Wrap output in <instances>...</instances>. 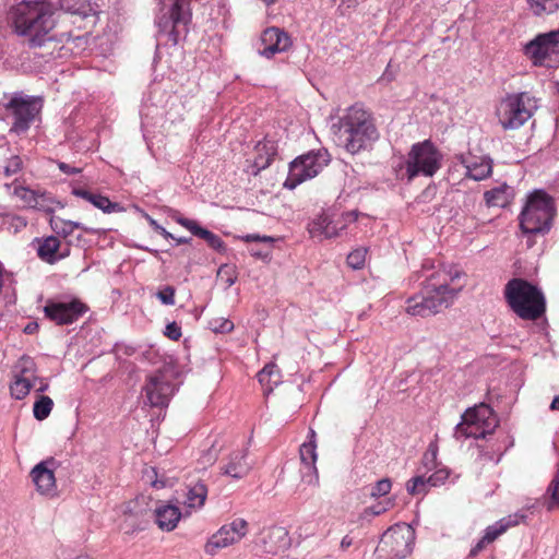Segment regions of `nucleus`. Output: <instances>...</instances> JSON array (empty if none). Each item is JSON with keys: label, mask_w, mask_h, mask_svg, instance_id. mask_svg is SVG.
<instances>
[{"label": "nucleus", "mask_w": 559, "mask_h": 559, "mask_svg": "<svg viewBox=\"0 0 559 559\" xmlns=\"http://www.w3.org/2000/svg\"><path fill=\"white\" fill-rule=\"evenodd\" d=\"M461 273L454 269H439L426 276L420 292L406 300V312L411 316L428 317L452 305L462 285L452 286Z\"/></svg>", "instance_id": "f257e3e1"}, {"label": "nucleus", "mask_w": 559, "mask_h": 559, "mask_svg": "<svg viewBox=\"0 0 559 559\" xmlns=\"http://www.w3.org/2000/svg\"><path fill=\"white\" fill-rule=\"evenodd\" d=\"M56 4L38 0H22L8 13V23L17 35L28 37L32 47L55 39L53 11Z\"/></svg>", "instance_id": "f03ea898"}, {"label": "nucleus", "mask_w": 559, "mask_h": 559, "mask_svg": "<svg viewBox=\"0 0 559 559\" xmlns=\"http://www.w3.org/2000/svg\"><path fill=\"white\" fill-rule=\"evenodd\" d=\"M378 136L371 115L360 105L349 107L340 120L338 141L350 154L366 150Z\"/></svg>", "instance_id": "7ed1b4c3"}, {"label": "nucleus", "mask_w": 559, "mask_h": 559, "mask_svg": "<svg viewBox=\"0 0 559 559\" xmlns=\"http://www.w3.org/2000/svg\"><path fill=\"white\" fill-rule=\"evenodd\" d=\"M503 297L508 307L524 321H536L546 312L543 290L524 278L514 277L508 281Z\"/></svg>", "instance_id": "20e7f679"}, {"label": "nucleus", "mask_w": 559, "mask_h": 559, "mask_svg": "<svg viewBox=\"0 0 559 559\" xmlns=\"http://www.w3.org/2000/svg\"><path fill=\"white\" fill-rule=\"evenodd\" d=\"M555 216L552 199L544 191L533 192L522 210L519 219L524 234L545 235L551 228Z\"/></svg>", "instance_id": "39448f33"}, {"label": "nucleus", "mask_w": 559, "mask_h": 559, "mask_svg": "<svg viewBox=\"0 0 559 559\" xmlns=\"http://www.w3.org/2000/svg\"><path fill=\"white\" fill-rule=\"evenodd\" d=\"M191 22V10L188 0H171V3L163 15L156 20L158 40L176 46L181 36L188 32Z\"/></svg>", "instance_id": "423d86ee"}, {"label": "nucleus", "mask_w": 559, "mask_h": 559, "mask_svg": "<svg viewBox=\"0 0 559 559\" xmlns=\"http://www.w3.org/2000/svg\"><path fill=\"white\" fill-rule=\"evenodd\" d=\"M537 108V100L530 93L511 94L500 102L497 117L503 130H516L531 119Z\"/></svg>", "instance_id": "0eeeda50"}, {"label": "nucleus", "mask_w": 559, "mask_h": 559, "mask_svg": "<svg viewBox=\"0 0 559 559\" xmlns=\"http://www.w3.org/2000/svg\"><path fill=\"white\" fill-rule=\"evenodd\" d=\"M498 419L492 408L484 403L468 408L463 415L462 420L455 426L454 437L459 439L466 438H486L498 427Z\"/></svg>", "instance_id": "6e6552de"}, {"label": "nucleus", "mask_w": 559, "mask_h": 559, "mask_svg": "<svg viewBox=\"0 0 559 559\" xmlns=\"http://www.w3.org/2000/svg\"><path fill=\"white\" fill-rule=\"evenodd\" d=\"M441 159V153L429 140L414 144L405 164L408 181L417 176L432 177L440 169Z\"/></svg>", "instance_id": "1a4fd4ad"}, {"label": "nucleus", "mask_w": 559, "mask_h": 559, "mask_svg": "<svg viewBox=\"0 0 559 559\" xmlns=\"http://www.w3.org/2000/svg\"><path fill=\"white\" fill-rule=\"evenodd\" d=\"M43 105L44 100L39 96H28L23 93L13 94L4 105V109L13 120L11 131L15 133L26 132L40 115Z\"/></svg>", "instance_id": "9d476101"}, {"label": "nucleus", "mask_w": 559, "mask_h": 559, "mask_svg": "<svg viewBox=\"0 0 559 559\" xmlns=\"http://www.w3.org/2000/svg\"><path fill=\"white\" fill-rule=\"evenodd\" d=\"M414 531L409 525L389 527L380 538L376 555L380 559H403L413 550Z\"/></svg>", "instance_id": "9b49d317"}, {"label": "nucleus", "mask_w": 559, "mask_h": 559, "mask_svg": "<svg viewBox=\"0 0 559 559\" xmlns=\"http://www.w3.org/2000/svg\"><path fill=\"white\" fill-rule=\"evenodd\" d=\"M330 163L326 150L310 151L289 164L288 176L284 182L287 189H295L308 179L314 178Z\"/></svg>", "instance_id": "f8f14e48"}, {"label": "nucleus", "mask_w": 559, "mask_h": 559, "mask_svg": "<svg viewBox=\"0 0 559 559\" xmlns=\"http://www.w3.org/2000/svg\"><path fill=\"white\" fill-rule=\"evenodd\" d=\"M87 311L88 306L78 298H73L69 302L48 299L44 307L45 317L58 325L71 324Z\"/></svg>", "instance_id": "ddd939ff"}, {"label": "nucleus", "mask_w": 559, "mask_h": 559, "mask_svg": "<svg viewBox=\"0 0 559 559\" xmlns=\"http://www.w3.org/2000/svg\"><path fill=\"white\" fill-rule=\"evenodd\" d=\"M247 533L248 522L243 519H235L229 524L223 525L211 536L205 545V552L209 555H215L218 549L240 542Z\"/></svg>", "instance_id": "4468645a"}, {"label": "nucleus", "mask_w": 559, "mask_h": 559, "mask_svg": "<svg viewBox=\"0 0 559 559\" xmlns=\"http://www.w3.org/2000/svg\"><path fill=\"white\" fill-rule=\"evenodd\" d=\"M525 55L535 66H543L552 55H559V28L538 34L524 47Z\"/></svg>", "instance_id": "2eb2a0df"}, {"label": "nucleus", "mask_w": 559, "mask_h": 559, "mask_svg": "<svg viewBox=\"0 0 559 559\" xmlns=\"http://www.w3.org/2000/svg\"><path fill=\"white\" fill-rule=\"evenodd\" d=\"M260 40L263 49H260L259 53L267 59L278 52L287 51L293 44L289 35L275 26L264 29Z\"/></svg>", "instance_id": "dca6fc26"}, {"label": "nucleus", "mask_w": 559, "mask_h": 559, "mask_svg": "<svg viewBox=\"0 0 559 559\" xmlns=\"http://www.w3.org/2000/svg\"><path fill=\"white\" fill-rule=\"evenodd\" d=\"M53 464V459L43 461L35 465L31 471V478L36 486V490L50 498L57 496V484L53 469L49 465Z\"/></svg>", "instance_id": "f3484780"}, {"label": "nucleus", "mask_w": 559, "mask_h": 559, "mask_svg": "<svg viewBox=\"0 0 559 559\" xmlns=\"http://www.w3.org/2000/svg\"><path fill=\"white\" fill-rule=\"evenodd\" d=\"M301 462V480L310 486H319V473L317 468V443L314 441L304 442L299 448Z\"/></svg>", "instance_id": "a211bd4d"}, {"label": "nucleus", "mask_w": 559, "mask_h": 559, "mask_svg": "<svg viewBox=\"0 0 559 559\" xmlns=\"http://www.w3.org/2000/svg\"><path fill=\"white\" fill-rule=\"evenodd\" d=\"M146 397L153 407H166L174 394V384L169 383L162 374L151 377L145 386Z\"/></svg>", "instance_id": "6ab92c4d"}, {"label": "nucleus", "mask_w": 559, "mask_h": 559, "mask_svg": "<svg viewBox=\"0 0 559 559\" xmlns=\"http://www.w3.org/2000/svg\"><path fill=\"white\" fill-rule=\"evenodd\" d=\"M260 535L263 552L269 555H276L285 550L290 544L288 532L282 526L264 528Z\"/></svg>", "instance_id": "aec40b11"}, {"label": "nucleus", "mask_w": 559, "mask_h": 559, "mask_svg": "<svg viewBox=\"0 0 559 559\" xmlns=\"http://www.w3.org/2000/svg\"><path fill=\"white\" fill-rule=\"evenodd\" d=\"M5 187L8 189L13 187L12 193L22 202L23 206L45 212H52V209L49 205L52 203V199L46 193H38L27 187L19 185H5Z\"/></svg>", "instance_id": "412c9836"}, {"label": "nucleus", "mask_w": 559, "mask_h": 559, "mask_svg": "<svg viewBox=\"0 0 559 559\" xmlns=\"http://www.w3.org/2000/svg\"><path fill=\"white\" fill-rule=\"evenodd\" d=\"M457 159L465 167L466 177L476 181L487 178L492 171L491 159L488 157H476L468 153L459 155Z\"/></svg>", "instance_id": "4be33fe9"}, {"label": "nucleus", "mask_w": 559, "mask_h": 559, "mask_svg": "<svg viewBox=\"0 0 559 559\" xmlns=\"http://www.w3.org/2000/svg\"><path fill=\"white\" fill-rule=\"evenodd\" d=\"M251 469V464L247 461V450H236L223 467V474L239 479L245 477Z\"/></svg>", "instance_id": "5701e85b"}, {"label": "nucleus", "mask_w": 559, "mask_h": 559, "mask_svg": "<svg viewBox=\"0 0 559 559\" xmlns=\"http://www.w3.org/2000/svg\"><path fill=\"white\" fill-rule=\"evenodd\" d=\"M177 223H179L181 226L186 227L188 230H190L194 236H198L202 239H204L211 248H213L216 251H222L225 249L224 242L221 239L219 236L215 235L214 233L201 227L195 221L185 218V217H176Z\"/></svg>", "instance_id": "b1692460"}, {"label": "nucleus", "mask_w": 559, "mask_h": 559, "mask_svg": "<svg viewBox=\"0 0 559 559\" xmlns=\"http://www.w3.org/2000/svg\"><path fill=\"white\" fill-rule=\"evenodd\" d=\"M61 242L56 236H48L38 240L37 255L40 260L52 264L68 255V252L60 253Z\"/></svg>", "instance_id": "393cba45"}, {"label": "nucleus", "mask_w": 559, "mask_h": 559, "mask_svg": "<svg viewBox=\"0 0 559 559\" xmlns=\"http://www.w3.org/2000/svg\"><path fill=\"white\" fill-rule=\"evenodd\" d=\"M72 194L90 202L95 207L102 210L105 213H111L119 209L118 203H114L107 197L83 187H74L72 189Z\"/></svg>", "instance_id": "a878e982"}, {"label": "nucleus", "mask_w": 559, "mask_h": 559, "mask_svg": "<svg viewBox=\"0 0 559 559\" xmlns=\"http://www.w3.org/2000/svg\"><path fill=\"white\" fill-rule=\"evenodd\" d=\"M257 156L254 158L253 175H258L261 170L267 168L274 156L277 153V145L274 141L264 139L263 141L258 142L255 145Z\"/></svg>", "instance_id": "bb28decb"}, {"label": "nucleus", "mask_w": 559, "mask_h": 559, "mask_svg": "<svg viewBox=\"0 0 559 559\" xmlns=\"http://www.w3.org/2000/svg\"><path fill=\"white\" fill-rule=\"evenodd\" d=\"M180 518V509L173 504H165L155 510V522L160 530L166 532L175 530Z\"/></svg>", "instance_id": "cd10ccee"}, {"label": "nucleus", "mask_w": 559, "mask_h": 559, "mask_svg": "<svg viewBox=\"0 0 559 559\" xmlns=\"http://www.w3.org/2000/svg\"><path fill=\"white\" fill-rule=\"evenodd\" d=\"M206 497V485L201 480L195 483L191 481L187 485V492L183 504L191 510H199L204 506Z\"/></svg>", "instance_id": "c85d7f7f"}, {"label": "nucleus", "mask_w": 559, "mask_h": 559, "mask_svg": "<svg viewBox=\"0 0 559 559\" xmlns=\"http://www.w3.org/2000/svg\"><path fill=\"white\" fill-rule=\"evenodd\" d=\"M524 518L525 515L519 513L508 515L507 518H503L488 526L483 537L490 544L502 535L509 527L518 525L522 520H524Z\"/></svg>", "instance_id": "c756f323"}, {"label": "nucleus", "mask_w": 559, "mask_h": 559, "mask_svg": "<svg viewBox=\"0 0 559 559\" xmlns=\"http://www.w3.org/2000/svg\"><path fill=\"white\" fill-rule=\"evenodd\" d=\"M484 198L488 206L506 207L513 200L514 191L504 183L486 191Z\"/></svg>", "instance_id": "7c9ffc66"}, {"label": "nucleus", "mask_w": 559, "mask_h": 559, "mask_svg": "<svg viewBox=\"0 0 559 559\" xmlns=\"http://www.w3.org/2000/svg\"><path fill=\"white\" fill-rule=\"evenodd\" d=\"M51 229L60 237L67 239L69 236L73 234L75 229H81L83 231H90L86 227H84L82 224L72 222V221H66L58 216H51L49 221Z\"/></svg>", "instance_id": "2f4dec72"}, {"label": "nucleus", "mask_w": 559, "mask_h": 559, "mask_svg": "<svg viewBox=\"0 0 559 559\" xmlns=\"http://www.w3.org/2000/svg\"><path fill=\"white\" fill-rule=\"evenodd\" d=\"M258 380L265 391L271 392L281 382L280 369L275 364H267L259 373Z\"/></svg>", "instance_id": "473e14b6"}, {"label": "nucleus", "mask_w": 559, "mask_h": 559, "mask_svg": "<svg viewBox=\"0 0 559 559\" xmlns=\"http://www.w3.org/2000/svg\"><path fill=\"white\" fill-rule=\"evenodd\" d=\"M61 10L71 14L88 16L92 12V5L87 0H58Z\"/></svg>", "instance_id": "72a5a7b5"}, {"label": "nucleus", "mask_w": 559, "mask_h": 559, "mask_svg": "<svg viewBox=\"0 0 559 559\" xmlns=\"http://www.w3.org/2000/svg\"><path fill=\"white\" fill-rule=\"evenodd\" d=\"M358 213L355 211L345 213L342 218L332 221L331 224L324 225V237L333 238L340 235V231L343 230L346 226L347 222H355L358 218Z\"/></svg>", "instance_id": "f704fd0d"}, {"label": "nucleus", "mask_w": 559, "mask_h": 559, "mask_svg": "<svg viewBox=\"0 0 559 559\" xmlns=\"http://www.w3.org/2000/svg\"><path fill=\"white\" fill-rule=\"evenodd\" d=\"M545 506L548 511L559 509V467L546 490Z\"/></svg>", "instance_id": "c9c22d12"}, {"label": "nucleus", "mask_w": 559, "mask_h": 559, "mask_svg": "<svg viewBox=\"0 0 559 559\" xmlns=\"http://www.w3.org/2000/svg\"><path fill=\"white\" fill-rule=\"evenodd\" d=\"M19 378H27L29 381L36 382L38 380L36 376V364L33 358L23 356L20 358L16 365V376Z\"/></svg>", "instance_id": "e433bc0d"}, {"label": "nucleus", "mask_w": 559, "mask_h": 559, "mask_svg": "<svg viewBox=\"0 0 559 559\" xmlns=\"http://www.w3.org/2000/svg\"><path fill=\"white\" fill-rule=\"evenodd\" d=\"M534 14H551L559 9V0H527Z\"/></svg>", "instance_id": "4c0bfd02"}, {"label": "nucleus", "mask_w": 559, "mask_h": 559, "mask_svg": "<svg viewBox=\"0 0 559 559\" xmlns=\"http://www.w3.org/2000/svg\"><path fill=\"white\" fill-rule=\"evenodd\" d=\"M53 402L49 396L40 395L34 403L33 413L37 420L46 419L51 413Z\"/></svg>", "instance_id": "58836bf2"}, {"label": "nucleus", "mask_w": 559, "mask_h": 559, "mask_svg": "<svg viewBox=\"0 0 559 559\" xmlns=\"http://www.w3.org/2000/svg\"><path fill=\"white\" fill-rule=\"evenodd\" d=\"M35 385V382L29 381L27 378L15 377L14 382L10 386L11 394L16 400H22L29 393L31 389Z\"/></svg>", "instance_id": "ea45409f"}, {"label": "nucleus", "mask_w": 559, "mask_h": 559, "mask_svg": "<svg viewBox=\"0 0 559 559\" xmlns=\"http://www.w3.org/2000/svg\"><path fill=\"white\" fill-rule=\"evenodd\" d=\"M142 484L150 485L152 488L162 489L167 485V479L159 478L154 467L142 468Z\"/></svg>", "instance_id": "a19ab883"}, {"label": "nucleus", "mask_w": 559, "mask_h": 559, "mask_svg": "<svg viewBox=\"0 0 559 559\" xmlns=\"http://www.w3.org/2000/svg\"><path fill=\"white\" fill-rule=\"evenodd\" d=\"M368 249L367 248H357L349 252L347 255V264L353 270H360L364 267L366 262Z\"/></svg>", "instance_id": "79ce46f5"}, {"label": "nucleus", "mask_w": 559, "mask_h": 559, "mask_svg": "<svg viewBox=\"0 0 559 559\" xmlns=\"http://www.w3.org/2000/svg\"><path fill=\"white\" fill-rule=\"evenodd\" d=\"M427 486H429L427 483V478H425L424 476H416L407 481L406 490L412 496L420 495L427 491Z\"/></svg>", "instance_id": "37998d69"}, {"label": "nucleus", "mask_w": 559, "mask_h": 559, "mask_svg": "<svg viewBox=\"0 0 559 559\" xmlns=\"http://www.w3.org/2000/svg\"><path fill=\"white\" fill-rule=\"evenodd\" d=\"M23 166V162L20 156L14 155L8 158L4 163V165H0V173L3 171V174L7 177L13 176L17 174Z\"/></svg>", "instance_id": "c03bdc74"}, {"label": "nucleus", "mask_w": 559, "mask_h": 559, "mask_svg": "<svg viewBox=\"0 0 559 559\" xmlns=\"http://www.w3.org/2000/svg\"><path fill=\"white\" fill-rule=\"evenodd\" d=\"M209 326L215 333H228L234 330V323L225 318H214L210 320Z\"/></svg>", "instance_id": "a18cd8bd"}, {"label": "nucleus", "mask_w": 559, "mask_h": 559, "mask_svg": "<svg viewBox=\"0 0 559 559\" xmlns=\"http://www.w3.org/2000/svg\"><path fill=\"white\" fill-rule=\"evenodd\" d=\"M450 477V471L447 467L437 469L427 478V483L430 487H438L445 483Z\"/></svg>", "instance_id": "49530a36"}, {"label": "nucleus", "mask_w": 559, "mask_h": 559, "mask_svg": "<svg viewBox=\"0 0 559 559\" xmlns=\"http://www.w3.org/2000/svg\"><path fill=\"white\" fill-rule=\"evenodd\" d=\"M392 487V483L389 478H383L377 481V484L372 487L370 495L372 497H382L390 492Z\"/></svg>", "instance_id": "de8ad7c7"}, {"label": "nucleus", "mask_w": 559, "mask_h": 559, "mask_svg": "<svg viewBox=\"0 0 559 559\" xmlns=\"http://www.w3.org/2000/svg\"><path fill=\"white\" fill-rule=\"evenodd\" d=\"M156 296L164 305L173 306L175 304V288L173 286L164 287Z\"/></svg>", "instance_id": "09e8293b"}, {"label": "nucleus", "mask_w": 559, "mask_h": 559, "mask_svg": "<svg viewBox=\"0 0 559 559\" xmlns=\"http://www.w3.org/2000/svg\"><path fill=\"white\" fill-rule=\"evenodd\" d=\"M164 335L171 341H178L182 333L181 328L174 321L165 326Z\"/></svg>", "instance_id": "8fccbe9b"}, {"label": "nucleus", "mask_w": 559, "mask_h": 559, "mask_svg": "<svg viewBox=\"0 0 559 559\" xmlns=\"http://www.w3.org/2000/svg\"><path fill=\"white\" fill-rule=\"evenodd\" d=\"M397 71H399V68L394 67L392 64V62L390 61L384 70V72L382 73L381 78L379 79V82L388 84V83L394 81L396 78Z\"/></svg>", "instance_id": "3c124183"}, {"label": "nucleus", "mask_w": 559, "mask_h": 559, "mask_svg": "<svg viewBox=\"0 0 559 559\" xmlns=\"http://www.w3.org/2000/svg\"><path fill=\"white\" fill-rule=\"evenodd\" d=\"M142 216H144L154 228V230L160 234L165 239H174V236L170 233H168L164 227L159 226L150 215L145 214L143 211Z\"/></svg>", "instance_id": "603ef678"}, {"label": "nucleus", "mask_w": 559, "mask_h": 559, "mask_svg": "<svg viewBox=\"0 0 559 559\" xmlns=\"http://www.w3.org/2000/svg\"><path fill=\"white\" fill-rule=\"evenodd\" d=\"M332 221L326 216L322 215L318 217L317 221L313 222L311 233L320 231L324 235V225L331 224Z\"/></svg>", "instance_id": "864d4df0"}, {"label": "nucleus", "mask_w": 559, "mask_h": 559, "mask_svg": "<svg viewBox=\"0 0 559 559\" xmlns=\"http://www.w3.org/2000/svg\"><path fill=\"white\" fill-rule=\"evenodd\" d=\"M58 168L66 175H76L82 171L81 168L73 167L67 163L60 162L58 163Z\"/></svg>", "instance_id": "5fc2aeb1"}, {"label": "nucleus", "mask_w": 559, "mask_h": 559, "mask_svg": "<svg viewBox=\"0 0 559 559\" xmlns=\"http://www.w3.org/2000/svg\"><path fill=\"white\" fill-rule=\"evenodd\" d=\"M243 240L247 242H252V241L272 242L273 241V239L269 236L261 237L260 235H257V234H249L243 237Z\"/></svg>", "instance_id": "6e6d98bb"}, {"label": "nucleus", "mask_w": 559, "mask_h": 559, "mask_svg": "<svg viewBox=\"0 0 559 559\" xmlns=\"http://www.w3.org/2000/svg\"><path fill=\"white\" fill-rule=\"evenodd\" d=\"M489 543H487V540H485L484 537H481L477 543L476 545L471 549L469 551V556L471 557H475L477 556L485 547L486 545H488Z\"/></svg>", "instance_id": "4d7b16f0"}, {"label": "nucleus", "mask_w": 559, "mask_h": 559, "mask_svg": "<svg viewBox=\"0 0 559 559\" xmlns=\"http://www.w3.org/2000/svg\"><path fill=\"white\" fill-rule=\"evenodd\" d=\"M386 509L380 504L372 506L366 510V513H370L372 515H380L382 514Z\"/></svg>", "instance_id": "13d9d810"}, {"label": "nucleus", "mask_w": 559, "mask_h": 559, "mask_svg": "<svg viewBox=\"0 0 559 559\" xmlns=\"http://www.w3.org/2000/svg\"><path fill=\"white\" fill-rule=\"evenodd\" d=\"M352 544H353V539H352L348 535H346V536H344V537H343V539L341 540V548H342L343 550H345V549H347L349 546H352Z\"/></svg>", "instance_id": "bf43d9fd"}, {"label": "nucleus", "mask_w": 559, "mask_h": 559, "mask_svg": "<svg viewBox=\"0 0 559 559\" xmlns=\"http://www.w3.org/2000/svg\"><path fill=\"white\" fill-rule=\"evenodd\" d=\"M550 409L559 411V395L555 396V399L552 400V402L550 404Z\"/></svg>", "instance_id": "052dcab7"}, {"label": "nucleus", "mask_w": 559, "mask_h": 559, "mask_svg": "<svg viewBox=\"0 0 559 559\" xmlns=\"http://www.w3.org/2000/svg\"><path fill=\"white\" fill-rule=\"evenodd\" d=\"M37 329V324L36 323H29L25 326L24 331L26 333H33L35 330Z\"/></svg>", "instance_id": "680f3d73"}, {"label": "nucleus", "mask_w": 559, "mask_h": 559, "mask_svg": "<svg viewBox=\"0 0 559 559\" xmlns=\"http://www.w3.org/2000/svg\"><path fill=\"white\" fill-rule=\"evenodd\" d=\"M39 383H40V385L37 388V391H39V392L46 391L48 388V384L43 379L39 380Z\"/></svg>", "instance_id": "e2e57ef3"}, {"label": "nucleus", "mask_w": 559, "mask_h": 559, "mask_svg": "<svg viewBox=\"0 0 559 559\" xmlns=\"http://www.w3.org/2000/svg\"><path fill=\"white\" fill-rule=\"evenodd\" d=\"M308 441H314L316 442V431L313 429H309Z\"/></svg>", "instance_id": "0e129e2a"}, {"label": "nucleus", "mask_w": 559, "mask_h": 559, "mask_svg": "<svg viewBox=\"0 0 559 559\" xmlns=\"http://www.w3.org/2000/svg\"><path fill=\"white\" fill-rule=\"evenodd\" d=\"M526 235H527V240H526L527 248H532L534 246V240L532 239L533 235H530V234H526Z\"/></svg>", "instance_id": "69168bd1"}, {"label": "nucleus", "mask_w": 559, "mask_h": 559, "mask_svg": "<svg viewBox=\"0 0 559 559\" xmlns=\"http://www.w3.org/2000/svg\"><path fill=\"white\" fill-rule=\"evenodd\" d=\"M174 239L176 240L177 245L189 242L188 238H175L174 237Z\"/></svg>", "instance_id": "338daca9"}, {"label": "nucleus", "mask_w": 559, "mask_h": 559, "mask_svg": "<svg viewBox=\"0 0 559 559\" xmlns=\"http://www.w3.org/2000/svg\"><path fill=\"white\" fill-rule=\"evenodd\" d=\"M15 221H17L21 225L26 226V222L22 217H15Z\"/></svg>", "instance_id": "774afa93"}]
</instances>
